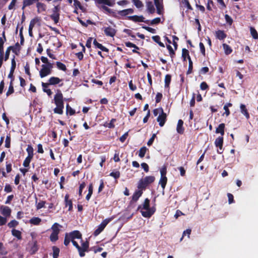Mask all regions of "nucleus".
Here are the masks:
<instances>
[{
  "label": "nucleus",
  "mask_w": 258,
  "mask_h": 258,
  "mask_svg": "<svg viewBox=\"0 0 258 258\" xmlns=\"http://www.w3.org/2000/svg\"><path fill=\"white\" fill-rule=\"evenodd\" d=\"M150 201L149 199H145L142 205H139L138 210L141 209L142 215L145 218H150L155 212L156 209L155 206L150 207Z\"/></svg>",
  "instance_id": "obj_1"
},
{
  "label": "nucleus",
  "mask_w": 258,
  "mask_h": 258,
  "mask_svg": "<svg viewBox=\"0 0 258 258\" xmlns=\"http://www.w3.org/2000/svg\"><path fill=\"white\" fill-rule=\"evenodd\" d=\"M54 101L56 106L53 109L54 112L58 114H62L63 113L64 103L63 101V95L60 90H57V93L54 95Z\"/></svg>",
  "instance_id": "obj_2"
},
{
  "label": "nucleus",
  "mask_w": 258,
  "mask_h": 258,
  "mask_svg": "<svg viewBox=\"0 0 258 258\" xmlns=\"http://www.w3.org/2000/svg\"><path fill=\"white\" fill-rule=\"evenodd\" d=\"M155 177L154 176H147L139 180L138 182L137 187L142 191L146 190L147 187L154 182Z\"/></svg>",
  "instance_id": "obj_3"
},
{
  "label": "nucleus",
  "mask_w": 258,
  "mask_h": 258,
  "mask_svg": "<svg viewBox=\"0 0 258 258\" xmlns=\"http://www.w3.org/2000/svg\"><path fill=\"white\" fill-rule=\"evenodd\" d=\"M115 218L114 216H113L110 218H106L104 220L101 224L98 226V228L94 231V235L96 236L98 235L105 228L106 225Z\"/></svg>",
  "instance_id": "obj_4"
},
{
  "label": "nucleus",
  "mask_w": 258,
  "mask_h": 258,
  "mask_svg": "<svg viewBox=\"0 0 258 258\" xmlns=\"http://www.w3.org/2000/svg\"><path fill=\"white\" fill-rule=\"evenodd\" d=\"M145 19L143 15H141V16L134 15V16H131L129 17H127V20L132 21L135 23L144 22L146 24H149V20H146Z\"/></svg>",
  "instance_id": "obj_5"
},
{
  "label": "nucleus",
  "mask_w": 258,
  "mask_h": 258,
  "mask_svg": "<svg viewBox=\"0 0 258 258\" xmlns=\"http://www.w3.org/2000/svg\"><path fill=\"white\" fill-rule=\"evenodd\" d=\"M156 8V12L158 15H163L164 11L163 0H154Z\"/></svg>",
  "instance_id": "obj_6"
},
{
  "label": "nucleus",
  "mask_w": 258,
  "mask_h": 258,
  "mask_svg": "<svg viewBox=\"0 0 258 258\" xmlns=\"http://www.w3.org/2000/svg\"><path fill=\"white\" fill-rule=\"evenodd\" d=\"M160 113L157 118V121L160 126H163L167 120V114L163 111L162 108H160Z\"/></svg>",
  "instance_id": "obj_7"
},
{
  "label": "nucleus",
  "mask_w": 258,
  "mask_h": 258,
  "mask_svg": "<svg viewBox=\"0 0 258 258\" xmlns=\"http://www.w3.org/2000/svg\"><path fill=\"white\" fill-rule=\"evenodd\" d=\"M223 137H219L216 139L215 141V145L216 147L218 148L217 149V153L218 154H222L223 152Z\"/></svg>",
  "instance_id": "obj_8"
},
{
  "label": "nucleus",
  "mask_w": 258,
  "mask_h": 258,
  "mask_svg": "<svg viewBox=\"0 0 258 258\" xmlns=\"http://www.w3.org/2000/svg\"><path fill=\"white\" fill-rule=\"evenodd\" d=\"M103 29L105 35L107 36L113 37L116 33V30L110 26L104 27L103 28Z\"/></svg>",
  "instance_id": "obj_9"
},
{
  "label": "nucleus",
  "mask_w": 258,
  "mask_h": 258,
  "mask_svg": "<svg viewBox=\"0 0 258 258\" xmlns=\"http://www.w3.org/2000/svg\"><path fill=\"white\" fill-rule=\"evenodd\" d=\"M62 79H60L58 77H51L49 79L48 82H47V83L49 85H53V86H55V85L58 84L59 87H61L63 85V83L60 84V83L61 82H62Z\"/></svg>",
  "instance_id": "obj_10"
},
{
  "label": "nucleus",
  "mask_w": 258,
  "mask_h": 258,
  "mask_svg": "<svg viewBox=\"0 0 258 258\" xmlns=\"http://www.w3.org/2000/svg\"><path fill=\"white\" fill-rule=\"evenodd\" d=\"M146 12L149 14H153L155 12L154 5L152 1L146 2Z\"/></svg>",
  "instance_id": "obj_11"
},
{
  "label": "nucleus",
  "mask_w": 258,
  "mask_h": 258,
  "mask_svg": "<svg viewBox=\"0 0 258 258\" xmlns=\"http://www.w3.org/2000/svg\"><path fill=\"white\" fill-rule=\"evenodd\" d=\"M134 12V10L133 9L129 8L127 9H124L121 11H118L117 12V14L120 16L121 17H124L127 19V17H128V15L130 14H132Z\"/></svg>",
  "instance_id": "obj_12"
},
{
  "label": "nucleus",
  "mask_w": 258,
  "mask_h": 258,
  "mask_svg": "<svg viewBox=\"0 0 258 258\" xmlns=\"http://www.w3.org/2000/svg\"><path fill=\"white\" fill-rule=\"evenodd\" d=\"M51 73V71L49 69L47 68L45 64L42 65V69L39 72V75L41 78H44L46 76L50 75Z\"/></svg>",
  "instance_id": "obj_13"
},
{
  "label": "nucleus",
  "mask_w": 258,
  "mask_h": 258,
  "mask_svg": "<svg viewBox=\"0 0 258 258\" xmlns=\"http://www.w3.org/2000/svg\"><path fill=\"white\" fill-rule=\"evenodd\" d=\"M100 10L107 15H111L113 17H116V13L113 10L108 8L106 6L102 5L99 7Z\"/></svg>",
  "instance_id": "obj_14"
},
{
  "label": "nucleus",
  "mask_w": 258,
  "mask_h": 258,
  "mask_svg": "<svg viewBox=\"0 0 258 258\" xmlns=\"http://www.w3.org/2000/svg\"><path fill=\"white\" fill-rule=\"evenodd\" d=\"M15 58V56H14L13 58L12 59L11 70L8 75V78H11V80H14L13 74L14 73L16 67V63Z\"/></svg>",
  "instance_id": "obj_15"
},
{
  "label": "nucleus",
  "mask_w": 258,
  "mask_h": 258,
  "mask_svg": "<svg viewBox=\"0 0 258 258\" xmlns=\"http://www.w3.org/2000/svg\"><path fill=\"white\" fill-rule=\"evenodd\" d=\"M31 246L30 249V253L31 254H34L39 249L38 245L37 244V241L36 240H32Z\"/></svg>",
  "instance_id": "obj_16"
},
{
  "label": "nucleus",
  "mask_w": 258,
  "mask_h": 258,
  "mask_svg": "<svg viewBox=\"0 0 258 258\" xmlns=\"http://www.w3.org/2000/svg\"><path fill=\"white\" fill-rule=\"evenodd\" d=\"M183 121L181 119H179L177 122V126H176V131L177 132L182 135L184 132V128L183 126Z\"/></svg>",
  "instance_id": "obj_17"
},
{
  "label": "nucleus",
  "mask_w": 258,
  "mask_h": 258,
  "mask_svg": "<svg viewBox=\"0 0 258 258\" xmlns=\"http://www.w3.org/2000/svg\"><path fill=\"white\" fill-rule=\"evenodd\" d=\"M1 210L2 214L5 217H9L11 215V209L9 207L2 206Z\"/></svg>",
  "instance_id": "obj_18"
},
{
  "label": "nucleus",
  "mask_w": 258,
  "mask_h": 258,
  "mask_svg": "<svg viewBox=\"0 0 258 258\" xmlns=\"http://www.w3.org/2000/svg\"><path fill=\"white\" fill-rule=\"evenodd\" d=\"M143 191L141 190L140 189H138L136 190L135 192L132 196V201L133 202H136L142 196Z\"/></svg>",
  "instance_id": "obj_19"
},
{
  "label": "nucleus",
  "mask_w": 258,
  "mask_h": 258,
  "mask_svg": "<svg viewBox=\"0 0 258 258\" xmlns=\"http://www.w3.org/2000/svg\"><path fill=\"white\" fill-rule=\"evenodd\" d=\"M96 3L99 4H103L108 6L112 7L115 4L114 1L111 0H94Z\"/></svg>",
  "instance_id": "obj_20"
},
{
  "label": "nucleus",
  "mask_w": 258,
  "mask_h": 258,
  "mask_svg": "<svg viewBox=\"0 0 258 258\" xmlns=\"http://www.w3.org/2000/svg\"><path fill=\"white\" fill-rule=\"evenodd\" d=\"M93 43L96 48L100 49L103 51L106 52L107 53L109 52V49L106 47L103 46L101 43L98 42L96 39L94 40Z\"/></svg>",
  "instance_id": "obj_21"
},
{
  "label": "nucleus",
  "mask_w": 258,
  "mask_h": 258,
  "mask_svg": "<svg viewBox=\"0 0 258 258\" xmlns=\"http://www.w3.org/2000/svg\"><path fill=\"white\" fill-rule=\"evenodd\" d=\"M125 45L127 47L134 48V49L132 50V52L133 53H137V54L140 55V54H141L140 52L137 50H139L140 48L136 44H135L131 42L128 41V42H125Z\"/></svg>",
  "instance_id": "obj_22"
},
{
  "label": "nucleus",
  "mask_w": 258,
  "mask_h": 258,
  "mask_svg": "<svg viewBox=\"0 0 258 258\" xmlns=\"http://www.w3.org/2000/svg\"><path fill=\"white\" fill-rule=\"evenodd\" d=\"M69 236L71 238V240H75V239H80L81 238V233L79 231L74 230L69 233H68Z\"/></svg>",
  "instance_id": "obj_23"
},
{
  "label": "nucleus",
  "mask_w": 258,
  "mask_h": 258,
  "mask_svg": "<svg viewBox=\"0 0 258 258\" xmlns=\"http://www.w3.org/2000/svg\"><path fill=\"white\" fill-rule=\"evenodd\" d=\"M64 202L66 207H69V211H72L73 209V203L72 200H69V196L68 194L65 196Z\"/></svg>",
  "instance_id": "obj_24"
},
{
  "label": "nucleus",
  "mask_w": 258,
  "mask_h": 258,
  "mask_svg": "<svg viewBox=\"0 0 258 258\" xmlns=\"http://www.w3.org/2000/svg\"><path fill=\"white\" fill-rule=\"evenodd\" d=\"M226 37L227 35L223 30H219L216 31V37L217 39L221 40L226 38Z\"/></svg>",
  "instance_id": "obj_25"
},
{
  "label": "nucleus",
  "mask_w": 258,
  "mask_h": 258,
  "mask_svg": "<svg viewBox=\"0 0 258 258\" xmlns=\"http://www.w3.org/2000/svg\"><path fill=\"white\" fill-rule=\"evenodd\" d=\"M43 92L47 93L50 96L52 94L51 90L48 88L49 85L47 83L42 82L41 84Z\"/></svg>",
  "instance_id": "obj_26"
},
{
  "label": "nucleus",
  "mask_w": 258,
  "mask_h": 258,
  "mask_svg": "<svg viewBox=\"0 0 258 258\" xmlns=\"http://www.w3.org/2000/svg\"><path fill=\"white\" fill-rule=\"evenodd\" d=\"M225 124L224 123H220L216 129V133L220 134L222 136L224 135Z\"/></svg>",
  "instance_id": "obj_27"
},
{
  "label": "nucleus",
  "mask_w": 258,
  "mask_h": 258,
  "mask_svg": "<svg viewBox=\"0 0 258 258\" xmlns=\"http://www.w3.org/2000/svg\"><path fill=\"white\" fill-rule=\"evenodd\" d=\"M240 110L241 112L246 117V118L248 119L249 118V113L246 108V106L244 104L240 105Z\"/></svg>",
  "instance_id": "obj_28"
},
{
  "label": "nucleus",
  "mask_w": 258,
  "mask_h": 258,
  "mask_svg": "<svg viewBox=\"0 0 258 258\" xmlns=\"http://www.w3.org/2000/svg\"><path fill=\"white\" fill-rule=\"evenodd\" d=\"M12 234L13 236L16 237L18 239H22V233L20 231L13 229L12 230Z\"/></svg>",
  "instance_id": "obj_29"
},
{
  "label": "nucleus",
  "mask_w": 258,
  "mask_h": 258,
  "mask_svg": "<svg viewBox=\"0 0 258 258\" xmlns=\"http://www.w3.org/2000/svg\"><path fill=\"white\" fill-rule=\"evenodd\" d=\"M61 227L62 226L57 223H54L51 227V229L52 231V232L56 234H59L60 232L59 228Z\"/></svg>",
  "instance_id": "obj_30"
},
{
  "label": "nucleus",
  "mask_w": 258,
  "mask_h": 258,
  "mask_svg": "<svg viewBox=\"0 0 258 258\" xmlns=\"http://www.w3.org/2000/svg\"><path fill=\"white\" fill-rule=\"evenodd\" d=\"M167 182V177L161 176L159 183L161 185L163 190H164L166 185Z\"/></svg>",
  "instance_id": "obj_31"
},
{
  "label": "nucleus",
  "mask_w": 258,
  "mask_h": 258,
  "mask_svg": "<svg viewBox=\"0 0 258 258\" xmlns=\"http://www.w3.org/2000/svg\"><path fill=\"white\" fill-rule=\"evenodd\" d=\"M23 6L22 8V10H24V9L28 6L32 5L36 2H38L36 0H23Z\"/></svg>",
  "instance_id": "obj_32"
},
{
  "label": "nucleus",
  "mask_w": 258,
  "mask_h": 258,
  "mask_svg": "<svg viewBox=\"0 0 258 258\" xmlns=\"http://www.w3.org/2000/svg\"><path fill=\"white\" fill-rule=\"evenodd\" d=\"M41 222V219L39 217H32L30 220L29 223L34 225H38Z\"/></svg>",
  "instance_id": "obj_33"
},
{
  "label": "nucleus",
  "mask_w": 258,
  "mask_h": 258,
  "mask_svg": "<svg viewBox=\"0 0 258 258\" xmlns=\"http://www.w3.org/2000/svg\"><path fill=\"white\" fill-rule=\"evenodd\" d=\"M132 2L137 9L142 10L143 8L144 4L141 1L132 0Z\"/></svg>",
  "instance_id": "obj_34"
},
{
  "label": "nucleus",
  "mask_w": 258,
  "mask_h": 258,
  "mask_svg": "<svg viewBox=\"0 0 258 258\" xmlns=\"http://www.w3.org/2000/svg\"><path fill=\"white\" fill-rule=\"evenodd\" d=\"M14 47L12 46H10L7 48L4 57V59L5 61L9 59L11 50H12L13 52H15V49H14Z\"/></svg>",
  "instance_id": "obj_35"
},
{
  "label": "nucleus",
  "mask_w": 258,
  "mask_h": 258,
  "mask_svg": "<svg viewBox=\"0 0 258 258\" xmlns=\"http://www.w3.org/2000/svg\"><path fill=\"white\" fill-rule=\"evenodd\" d=\"M223 47L226 55H229L232 52L231 47L226 43L223 44Z\"/></svg>",
  "instance_id": "obj_36"
},
{
  "label": "nucleus",
  "mask_w": 258,
  "mask_h": 258,
  "mask_svg": "<svg viewBox=\"0 0 258 258\" xmlns=\"http://www.w3.org/2000/svg\"><path fill=\"white\" fill-rule=\"evenodd\" d=\"M36 6L37 8L38 13H39L46 10V6L43 3L37 2Z\"/></svg>",
  "instance_id": "obj_37"
},
{
  "label": "nucleus",
  "mask_w": 258,
  "mask_h": 258,
  "mask_svg": "<svg viewBox=\"0 0 258 258\" xmlns=\"http://www.w3.org/2000/svg\"><path fill=\"white\" fill-rule=\"evenodd\" d=\"M152 39L155 42H156L157 43H158L159 44V45L162 47H165V45L164 44H163V43H162V42H161L160 41V37L159 35H155V36H153L152 37Z\"/></svg>",
  "instance_id": "obj_38"
},
{
  "label": "nucleus",
  "mask_w": 258,
  "mask_h": 258,
  "mask_svg": "<svg viewBox=\"0 0 258 258\" xmlns=\"http://www.w3.org/2000/svg\"><path fill=\"white\" fill-rule=\"evenodd\" d=\"M147 150L148 149L146 147L143 146L141 147L139 151V156L141 158H144Z\"/></svg>",
  "instance_id": "obj_39"
},
{
  "label": "nucleus",
  "mask_w": 258,
  "mask_h": 258,
  "mask_svg": "<svg viewBox=\"0 0 258 258\" xmlns=\"http://www.w3.org/2000/svg\"><path fill=\"white\" fill-rule=\"evenodd\" d=\"M171 81V76L169 74H167L165 77V88H167L169 87Z\"/></svg>",
  "instance_id": "obj_40"
},
{
  "label": "nucleus",
  "mask_w": 258,
  "mask_h": 258,
  "mask_svg": "<svg viewBox=\"0 0 258 258\" xmlns=\"http://www.w3.org/2000/svg\"><path fill=\"white\" fill-rule=\"evenodd\" d=\"M93 186L92 183H90L88 187V193L86 197V199L89 201L93 194Z\"/></svg>",
  "instance_id": "obj_41"
},
{
  "label": "nucleus",
  "mask_w": 258,
  "mask_h": 258,
  "mask_svg": "<svg viewBox=\"0 0 258 258\" xmlns=\"http://www.w3.org/2000/svg\"><path fill=\"white\" fill-rule=\"evenodd\" d=\"M33 157L27 156V157L25 158V159L24 160V161L23 162V165L25 167H29L30 163L32 159H33Z\"/></svg>",
  "instance_id": "obj_42"
},
{
  "label": "nucleus",
  "mask_w": 258,
  "mask_h": 258,
  "mask_svg": "<svg viewBox=\"0 0 258 258\" xmlns=\"http://www.w3.org/2000/svg\"><path fill=\"white\" fill-rule=\"evenodd\" d=\"M35 200H36V207L37 210H39V209L44 207L45 204L46 203L45 201H40L39 203H37V198L36 197H35Z\"/></svg>",
  "instance_id": "obj_43"
},
{
  "label": "nucleus",
  "mask_w": 258,
  "mask_h": 258,
  "mask_svg": "<svg viewBox=\"0 0 258 258\" xmlns=\"http://www.w3.org/2000/svg\"><path fill=\"white\" fill-rule=\"evenodd\" d=\"M50 18L52 20L55 24H57L59 20V14L53 13L50 16Z\"/></svg>",
  "instance_id": "obj_44"
},
{
  "label": "nucleus",
  "mask_w": 258,
  "mask_h": 258,
  "mask_svg": "<svg viewBox=\"0 0 258 258\" xmlns=\"http://www.w3.org/2000/svg\"><path fill=\"white\" fill-rule=\"evenodd\" d=\"M13 81L14 80H11L8 90L6 93L7 96H9V95H10L11 94H13L14 92V89L13 84Z\"/></svg>",
  "instance_id": "obj_45"
},
{
  "label": "nucleus",
  "mask_w": 258,
  "mask_h": 258,
  "mask_svg": "<svg viewBox=\"0 0 258 258\" xmlns=\"http://www.w3.org/2000/svg\"><path fill=\"white\" fill-rule=\"evenodd\" d=\"M116 119L115 118H112L110 120V122L107 123L105 122L104 124V126L105 127H108L109 128H113L115 127L114 122H116Z\"/></svg>",
  "instance_id": "obj_46"
},
{
  "label": "nucleus",
  "mask_w": 258,
  "mask_h": 258,
  "mask_svg": "<svg viewBox=\"0 0 258 258\" xmlns=\"http://www.w3.org/2000/svg\"><path fill=\"white\" fill-rule=\"evenodd\" d=\"M250 32L252 38L254 39H258V33L254 28L252 27H250Z\"/></svg>",
  "instance_id": "obj_47"
},
{
  "label": "nucleus",
  "mask_w": 258,
  "mask_h": 258,
  "mask_svg": "<svg viewBox=\"0 0 258 258\" xmlns=\"http://www.w3.org/2000/svg\"><path fill=\"white\" fill-rule=\"evenodd\" d=\"M53 258H58L59 253V249L55 246H52Z\"/></svg>",
  "instance_id": "obj_48"
},
{
  "label": "nucleus",
  "mask_w": 258,
  "mask_h": 258,
  "mask_svg": "<svg viewBox=\"0 0 258 258\" xmlns=\"http://www.w3.org/2000/svg\"><path fill=\"white\" fill-rule=\"evenodd\" d=\"M39 21V19L37 17L32 19L29 26V30H32L35 24Z\"/></svg>",
  "instance_id": "obj_49"
},
{
  "label": "nucleus",
  "mask_w": 258,
  "mask_h": 258,
  "mask_svg": "<svg viewBox=\"0 0 258 258\" xmlns=\"http://www.w3.org/2000/svg\"><path fill=\"white\" fill-rule=\"evenodd\" d=\"M188 70L186 72L187 75H189L192 73V68H193L192 62V60H191L190 56H188Z\"/></svg>",
  "instance_id": "obj_50"
},
{
  "label": "nucleus",
  "mask_w": 258,
  "mask_h": 258,
  "mask_svg": "<svg viewBox=\"0 0 258 258\" xmlns=\"http://www.w3.org/2000/svg\"><path fill=\"white\" fill-rule=\"evenodd\" d=\"M26 151L28 153V156L33 157L34 156V150L33 147L30 145H28L26 149Z\"/></svg>",
  "instance_id": "obj_51"
},
{
  "label": "nucleus",
  "mask_w": 258,
  "mask_h": 258,
  "mask_svg": "<svg viewBox=\"0 0 258 258\" xmlns=\"http://www.w3.org/2000/svg\"><path fill=\"white\" fill-rule=\"evenodd\" d=\"M56 64L58 69L63 71H66L67 70L66 66L64 63L60 61H57L56 62Z\"/></svg>",
  "instance_id": "obj_52"
},
{
  "label": "nucleus",
  "mask_w": 258,
  "mask_h": 258,
  "mask_svg": "<svg viewBox=\"0 0 258 258\" xmlns=\"http://www.w3.org/2000/svg\"><path fill=\"white\" fill-rule=\"evenodd\" d=\"M58 234H56V233H51L50 235V240L51 242H55L56 241H57L58 239Z\"/></svg>",
  "instance_id": "obj_53"
},
{
  "label": "nucleus",
  "mask_w": 258,
  "mask_h": 258,
  "mask_svg": "<svg viewBox=\"0 0 258 258\" xmlns=\"http://www.w3.org/2000/svg\"><path fill=\"white\" fill-rule=\"evenodd\" d=\"M109 176L113 177L115 179H117L120 177V173L119 171H113L110 173Z\"/></svg>",
  "instance_id": "obj_54"
},
{
  "label": "nucleus",
  "mask_w": 258,
  "mask_h": 258,
  "mask_svg": "<svg viewBox=\"0 0 258 258\" xmlns=\"http://www.w3.org/2000/svg\"><path fill=\"white\" fill-rule=\"evenodd\" d=\"M161 22V19L159 17H157L154 18L150 22L149 21V23L148 24L151 25H157L159 24Z\"/></svg>",
  "instance_id": "obj_55"
},
{
  "label": "nucleus",
  "mask_w": 258,
  "mask_h": 258,
  "mask_svg": "<svg viewBox=\"0 0 258 258\" xmlns=\"http://www.w3.org/2000/svg\"><path fill=\"white\" fill-rule=\"evenodd\" d=\"M188 56H190L189 55V52L188 50L185 48H183L182 50V57H183V60H185L186 57L188 58Z\"/></svg>",
  "instance_id": "obj_56"
},
{
  "label": "nucleus",
  "mask_w": 258,
  "mask_h": 258,
  "mask_svg": "<svg viewBox=\"0 0 258 258\" xmlns=\"http://www.w3.org/2000/svg\"><path fill=\"white\" fill-rule=\"evenodd\" d=\"M7 253L8 252L4 247L3 243L2 242H0V255H6Z\"/></svg>",
  "instance_id": "obj_57"
},
{
  "label": "nucleus",
  "mask_w": 258,
  "mask_h": 258,
  "mask_svg": "<svg viewBox=\"0 0 258 258\" xmlns=\"http://www.w3.org/2000/svg\"><path fill=\"white\" fill-rule=\"evenodd\" d=\"M18 224L19 223L17 221L13 220L8 224V226L9 228H13L16 227Z\"/></svg>",
  "instance_id": "obj_58"
},
{
  "label": "nucleus",
  "mask_w": 258,
  "mask_h": 258,
  "mask_svg": "<svg viewBox=\"0 0 258 258\" xmlns=\"http://www.w3.org/2000/svg\"><path fill=\"white\" fill-rule=\"evenodd\" d=\"M67 113L69 114L70 115H73L75 114V110L72 108L71 106L69 104L67 105Z\"/></svg>",
  "instance_id": "obj_59"
},
{
  "label": "nucleus",
  "mask_w": 258,
  "mask_h": 258,
  "mask_svg": "<svg viewBox=\"0 0 258 258\" xmlns=\"http://www.w3.org/2000/svg\"><path fill=\"white\" fill-rule=\"evenodd\" d=\"M166 47L169 51V54H170L171 57L173 58L175 53V52L174 51L172 47L170 45H167Z\"/></svg>",
  "instance_id": "obj_60"
},
{
  "label": "nucleus",
  "mask_w": 258,
  "mask_h": 258,
  "mask_svg": "<svg viewBox=\"0 0 258 258\" xmlns=\"http://www.w3.org/2000/svg\"><path fill=\"white\" fill-rule=\"evenodd\" d=\"M70 241H71V238L69 236V234L68 233H66L64 240V244L66 246H68L70 242Z\"/></svg>",
  "instance_id": "obj_61"
},
{
  "label": "nucleus",
  "mask_w": 258,
  "mask_h": 258,
  "mask_svg": "<svg viewBox=\"0 0 258 258\" xmlns=\"http://www.w3.org/2000/svg\"><path fill=\"white\" fill-rule=\"evenodd\" d=\"M89 245V243L88 241L82 243V248L83 247V250L88 251Z\"/></svg>",
  "instance_id": "obj_62"
},
{
  "label": "nucleus",
  "mask_w": 258,
  "mask_h": 258,
  "mask_svg": "<svg viewBox=\"0 0 258 258\" xmlns=\"http://www.w3.org/2000/svg\"><path fill=\"white\" fill-rule=\"evenodd\" d=\"M200 89L202 90H206L209 89V86L206 82H202L200 84Z\"/></svg>",
  "instance_id": "obj_63"
},
{
  "label": "nucleus",
  "mask_w": 258,
  "mask_h": 258,
  "mask_svg": "<svg viewBox=\"0 0 258 258\" xmlns=\"http://www.w3.org/2000/svg\"><path fill=\"white\" fill-rule=\"evenodd\" d=\"M162 97L163 96L162 93L159 92L157 93L155 97L156 103H159L161 101Z\"/></svg>",
  "instance_id": "obj_64"
}]
</instances>
